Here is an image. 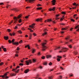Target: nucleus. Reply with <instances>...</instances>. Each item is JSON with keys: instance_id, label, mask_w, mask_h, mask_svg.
I'll return each mask as SVG.
<instances>
[{"instance_id": "f257e3e1", "label": "nucleus", "mask_w": 79, "mask_h": 79, "mask_svg": "<svg viewBox=\"0 0 79 79\" xmlns=\"http://www.w3.org/2000/svg\"><path fill=\"white\" fill-rule=\"evenodd\" d=\"M44 42L45 43H44L42 44V50H43V51H45L46 48H47V47H46V46H45V44H46V42H47V41H46V40H45Z\"/></svg>"}, {"instance_id": "f03ea898", "label": "nucleus", "mask_w": 79, "mask_h": 79, "mask_svg": "<svg viewBox=\"0 0 79 79\" xmlns=\"http://www.w3.org/2000/svg\"><path fill=\"white\" fill-rule=\"evenodd\" d=\"M21 16L20 15H19L17 18L16 17H14L13 19L15 20H14V23H16V22H17V21H18V19H19V18H20V17H21Z\"/></svg>"}, {"instance_id": "7ed1b4c3", "label": "nucleus", "mask_w": 79, "mask_h": 79, "mask_svg": "<svg viewBox=\"0 0 79 79\" xmlns=\"http://www.w3.org/2000/svg\"><path fill=\"white\" fill-rule=\"evenodd\" d=\"M67 50H68V49H67L66 48H63L61 50V51H59L60 53H63V52H65L67 51Z\"/></svg>"}, {"instance_id": "20e7f679", "label": "nucleus", "mask_w": 79, "mask_h": 79, "mask_svg": "<svg viewBox=\"0 0 79 79\" xmlns=\"http://www.w3.org/2000/svg\"><path fill=\"white\" fill-rule=\"evenodd\" d=\"M9 73V72H7L6 73L4 74V75L1 76L0 77H2L3 78H4V77H5L6 78V79H8L9 77L6 76L7 75V73Z\"/></svg>"}, {"instance_id": "39448f33", "label": "nucleus", "mask_w": 79, "mask_h": 79, "mask_svg": "<svg viewBox=\"0 0 79 79\" xmlns=\"http://www.w3.org/2000/svg\"><path fill=\"white\" fill-rule=\"evenodd\" d=\"M26 63L27 65H29V63L30 64H31V63H32V61H31V60H28L26 61Z\"/></svg>"}, {"instance_id": "423d86ee", "label": "nucleus", "mask_w": 79, "mask_h": 79, "mask_svg": "<svg viewBox=\"0 0 79 79\" xmlns=\"http://www.w3.org/2000/svg\"><path fill=\"white\" fill-rule=\"evenodd\" d=\"M35 26V24L33 23L31 25H30L29 27H31L32 29H34V26Z\"/></svg>"}, {"instance_id": "0eeeda50", "label": "nucleus", "mask_w": 79, "mask_h": 79, "mask_svg": "<svg viewBox=\"0 0 79 79\" xmlns=\"http://www.w3.org/2000/svg\"><path fill=\"white\" fill-rule=\"evenodd\" d=\"M51 2L52 3V4L53 5H55V3L56 2V0H52Z\"/></svg>"}, {"instance_id": "6e6552de", "label": "nucleus", "mask_w": 79, "mask_h": 79, "mask_svg": "<svg viewBox=\"0 0 79 79\" xmlns=\"http://www.w3.org/2000/svg\"><path fill=\"white\" fill-rule=\"evenodd\" d=\"M49 11H51L52 10V11H55V7H54L52 8V9L51 8V9H49Z\"/></svg>"}, {"instance_id": "1a4fd4ad", "label": "nucleus", "mask_w": 79, "mask_h": 79, "mask_svg": "<svg viewBox=\"0 0 79 79\" xmlns=\"http://www.w3.org/2000/svg\"><path fill=\"white\" fill-rule=\"evenodd\" d=\"M50 21H52V20L50 19H48L45 21V23H46V22H48L49 23H50Z\"/></svg>"}, {"instance_id": "9d476101", "label": "nucleus", "mask_w": 79, "mask_h": 79, "mask_svg": "<svg viewBox=\"0 0 79 79\" xmlns=\"http://www.w3.org/2000/svg\"><path fill=\"white\" fill-rule=\"evenodd\" d=\"M35 0H25L27 2H29V3H31V2H33Z\"/></svg>"}, {"instance_id": "9b49d317", "label": "nucleus", "mask_w": 79, "mask_h": 79, "mask_svg": "<svg viewBox=\"0 0 79 79\" xmlns=\"http://www.w3.org/2000/svg\"><path fill=\"white\" fill-rule=\"evenodd\" d=\"M79 25H77V26H76L75 27V29H77V28H78V29H77L76 31H79Z\"/></svg>"}, {"instance_id": "f8f14e48", "label": "nucleus", "mask_w": 79, "mask_h": 79, "mask_svg": "<svg viewBox=\"0 0 79 79\" xmlns=\"http://www.w3.org/2000/svg\"><path fill=\"white\" fill-rule=\"evenodd\" d=\"M4 38L5 40H6L8 39V36H4Z\"/></svg>"}, {"instance_id": "ddd939ff", "label": "nucleus", "mask_w": 79, "mask_h": 79, "mask_svg": "<svg viewBox=\"0 0 79 79\" xmlns=\"http://www.w3.org/2000/svg\"><path fill=\"white\" fill-rule=\"evenodd\" d=\"M11 10L15 11H18V10L17 9L15 8H13V9H11Z\"/></svg>"}, {"instance_id": "4468645a", "label": "nucleus", "mask_w": 79, "mask_h": 79, "mask_svg": "<svg viewBox=\"0 0 79 79\" xmlns=\"http://www.w3.org/2000/svg\"><path fill=\"white\" fill-rule=\"evenodd\" d=\"M42 20V19H36L35 20V21H36L38 22V21H41Z\"/></svg>"}, {"instance_id": "2eb2a0df", "label": "nucleus", "mask_w": 79, "mask_h": 79, "mask_svg": "<svg viewBox=\"0 0 79 79\" xmlns=\"http://www.w3.org/2000/svg\"><path fill=\"white\" fill-rule=\"evenodd\" d=\"M19 43L18 42H15L13 43H12L13 45H18Z\"/></svg>"}, {"instance_id": "dca6fc26", "label": "nucleus", "mask_w": 79, "mask_h": 79, "mask_svg": "<svg viewBox=\"0 0 79 79\" xmlns=\"http://www.w3.org/2000/svg\"><path fill=\"white\" fill-rule=\"evenodd\" d=\"M53 76H50L48 77L49 79H52Z\"/></svg>"}, {"instance_id": "f3484780", "label": "nucleus", "mask_w": 79, "mask_h": 79, "mask_svg": "<svg viewBox=\"0 0 79 79\" xmlns=\"http://www.w3.org/2000/svg\"><path fill=\"white\" fill-rule=\"evenodd\" d=\"M51 56L50 55H46V58H50L51 57Z\"/></svg>"}, {"instance_id": "a211bd4d", "label": "nucleus", "mask_w": 79, "mask_h": 79, "mask_svg": "<svg viewBox=\"0 0 79 79\" xmlns=\"http://www.w3.org/2000/svg\"><path fill=\"white\" fill-rule=\"evenodd\" d=\"M29 72V69H27V70H25L24 71V73H27Z\"/></svg>"}, {"instance_id": "6ab92c4d", "label": "nucleus", "mask_w": 79, "mask_h": 79, "mask_svg": "<svg viewBox=\"0 0 79 79\" xmlns=\"http://www.w3.org/2000/svg\"><path fill=\"white\" fill-rule=\"evenodd\" d=\"M44 65H45V66L47 65V62H44L43 63Z\"/></svg>"}, {"instance_id": "aec40b11", "label": "nucleus", "mask_w": 79, "mask_h": 79, "mask_svg": "<svg viewBox=\"0 0 79 79\" xmlns=\"http://www.w3.org/2000/svg\"><path fill=\"white\" fill-rule=\"evenodd\" d=\"M33 62V63H35L36 62V60L35 59H33L32 60Z\"/></svg>"}, {"instance_id": "412c9836", "label": "nucleus", "mask_w": 79, "mask_h": 79, "mask_svg": "<svg viewBox=\"0 0 79 79\" xmlns=\"http://www.w3.org/2000/svg\"><path fill=\"white\" fill-rule=\"evenodd\" d=\"M15 40L14 39H13L12 40L11 42L12 43V44L14 43V42H15Z\"/></svg>"}, {"instance_id": "4be33fe9", "label": "nucleus", "mask_w": 79, "mask_h": 79, "mask_svg": "<svg viewBox=\"0 0 79 79\" xmlns=\"http://www.w3.org/2000/svg\"><path fill=\"white\" fill-rule=\"evenodd\" d=\"M42 9V7H38L37 8V9L38 10H41Z\"/></svg>"}, {"instance_id": "5701e85b", "label": "nucleus", "mask_w": 79, "mask_h": 79, "mask_svg": "<svg viewBox=\"0 0 79 79\" xmlns=\"http://www.w3.org/2000/svg\"><path fill=\"white\" fill-rule=\"evenodd\" d=\"M39 76V75H37L36 76V77H34L35 79H37V78H38V77Z\"/></svg>"}, {"instance_id": "b1692460", "label": "nucleus", "mask_w": 79, "mask_h": 79, "mask_svg": "<svg viewBox=\"0 0 79 79\" xmlns=\"http://www.w3.org/2000/svg\"><path fill=\"white\" fill-rule=\"evenodd\" d=\"M29 16H30V15H28L26 16L25 17V18H26V19H27V18H28Z\"/></svg>"}, {"instance_id": "393cba45", "label": "nucleus", "mask_w": 79, "mask_h": 79, "mask_svg": "<svg viewBox=\"0 0 79 79\" xmlns=\"http://www.w3.org/2000/svg\"><path fill=\"white\" fill-rule=\"evenodd\" d=\"M18 32H19L20 34H22V31H21L19 30L17 31Z\"/></svg>"}, {"instance_id": "a878e982", "label": "nucleus", "mask_w": 79, "mask_h": 79, "mask_svg": "<svg viewBox=\"0 0 79 79\" xmlns=\"http://www.w3.org/2000/svg\"><path fill=\"white\" fill-rule=\"evenodd\" d=\"M7 32H10V31H11V30H10V29H7Z\"/></svg>"}, {"instance_id": "bb28decb", "label": "nucleus", "mask_w": 79, "mask_h": 79, "mask_svg": "<svg viewBox=\"0 0 79 79\" xmlns=\"http://www.w3.org/2000/svg\"><path fill=\"white\" fill-rule=\"evenodd\" d=\"M3 50L4 52H6V48H3Z\"/></svg>"}, {"instance_id": "cd10ccee", "label": "nucleus", "mask_w": 79, "mask_h": 79, "mask_svg": "<svg viewBox=\"0 0 79 79\" xmlns=\"http://www.w3.org/2000/svg\"><path fill=\"white\" fill-rule=\"evenodd\" d=\"M8 42H9V44H11V40H8Z\"/></svg>"}, {"instance_id": "c85d7f7f", "label": "nucleus", "mask_w": 79, "mask_h": 79, "mask_svg": "<svg viewBox=\"0 0 79 79\" xmlns=\"http://www.w3.org/2000/svg\"><path fill=\"white\" fill-rule=\"evenodd\" d=\"M32 53H34V52H35V50L33 49L32 50Z\"/></svg>"}, {"instance_id": "c756f323", "label": "nucleus", "mask_w": 79, "mask_h": 79, "mask_svg": "<svg viewBox=\"0 0 79 79\" xmlns=\"http://www.w3.org/2000/svg\"><path fill=\"white\" fill-rule=\"evenodd\" d=\"M71 21H73V22H74V21H75V20H74L73 19H71Z\"/></svg>"}, {"instance_id": "7c9ffc66", "label": "nucleus", "mask_w": 79, "mask_h": 79, "mask_svg": "<svg viewBox=\"0 0 79 79\" xmlns=\"http://www.w3.org/2000/svg\"><path fill=\"white\" fill-rule=\"evenodd\" d=\"M47 32H45L43 34V35H45L46 34H47Z\"/></svg>"}, {"instance_id": "2f4dec72", "label": "nucleus", "mask_w": 79, "mask_h": 79, "mask_svg": "<svg viewBox=\"0 0 79 79\" xmlns=\"http://www.w3.org/2000/svg\"><path fill=\"white\" fill-rule=\"evenodd\" d=\"M77 52L76 51H75L74 52V54L75 55H77Z\"/></svg>"}, {"instance_id": "473e14b6", "label": "nucleus", "mask_w": 79, "mask_h": 79, "mask_svg": "<svg viewBox=\"0 0 79 79\" xmlns=\"http://www.w3.org/2000/svg\"><path fill=\"white\" fill-rule=\"evenodd\" d=\"M19 66H23V64H22L21 63H20L19 64Z\"/></svg>"}, {"instance_id": "72a5a7b5", "label": "nucleus", "mask_w": 79, "mask_h": 79, "mask_svg": "<svg viewBox=\"0 0 79 79\" xmlns=\"http://www.w3.org/2000/svg\"><path fill=\"white\" fill-rule=\"evenodd\" d=\"M76 16H77V14H75L73 15V18H76Z\"/></svg>"}, {"instance_id": "f704fd0d", "label": "nucleus", "mask_w": 79, "mask_h": 79, "mask_svg": "<svg viewBox=\"0 0 79 79\" xmlns=\"http://www.w3.org/2000/svg\"><path fill=\"white\" fill-rule=\"evenodd\" d=\"M57 60L58 61H60V59H59V58H57Z\"/></svg>"}, {"instance_id": "c9c22d12", "label": "nucleus", "mask_w": 79, "mask_h": 79, "mask_svg": "<svg viewBox=\"0 0 79 79\" xmlns=\"http://www.w3.org/2000/svg\"><path fill=\"white\" fill-rule=\"evenodd\" d=\"M41 58L43 60H44V59H45V57L44 56H43L41 57Z\"/></svg>"}, {"instance_id": "e433bc0d", "label": "nucleus", "mask_w": 79, "mask_h": 79, "mask_svg": "<svg viewBox=\"0 0 79 79\" xmlns=\"http://www.w3.org/2000/svg\"><path fill=\"white\" fill-rule=\"evenodd\" d=\"M68 46L69 47V48H72V46L71 45H68Z\"/></svg>"}, {"instance_id": "4c0bfd02", "label": "nucleus", "mask_w": 79, "mask_h": 79, "mask_svg": "<svg viewBox=\"0 0 79 79\" xmlns=\"http://www.w3.org/2000/svg\"><path fill=\"white\" fill-rule=\"evenodd\" d=\"M61 13H62V14H63V15H65L66 14V13L64 12H63Z\"/></svg>"}, {"instance_id": "58836bf2", "label": "nucleus", "mask_w": 79, "mask_h": 79, "mask_svg": "<svg viewBox=\"0 0 79 79\" xmlns=\"http://www.w3.org/2000/svg\"><path fill=\"white\" fill-rule=\"evenodd\" d=\"M73 5L74 6H76V2H74L73 4Z\"/></svg>"}, {"instance_id": "ea45409f", "label": "nucleus", "mask_w": 79, "mask_h": 79, "mask_svg": "<svg viewBox=\"0 0 79 79\" xmlns=\"http://www.w3.org/2000/svg\"><path fill=\"white\" fill-rule=\"evenodd\" d=\"M61 30H66V29L65 28H63L61 29Z\"/></svg>"}, {"instance_id": "a19ab883", "label": "nucleus", "mask_w": 79, "mask_h": 79, "mask_svg": "<svg viewBox=\"0 0 79 79\" xmlns=\"http://www.w3.org/2000/svg\"><path fill=\"white\" fill-rule=\"evenodd\" d=\"M52 63H51V62H50L49 63V66H51V65H52Z\"/></svg>"}, {"instance_id": "79ce46f5", "label": "nucleus", "mask_w": 79, "mask_h": 79, "mask_svg": "<svg viewBox=\"0 0 79 79\" xmlns=\"http://www.w3.org/2000/svg\"><path fill=\"white\" fill-rule=\"evenodd\" d=\"M32 35V34L31 33L30 34V37H31Z\"/></svg>"}, {"instance_id": "37998d69", "label": "nucleus", "mask_w": 79, "mask_h": 79, "mask_svg": "<svg viewBox=\"0 0 79 79\" xmlns=\"http://www.w3.org/2000/svg\"><path fill=\"white\" fill-rule=\"evenodd\" d=\"M39 68L42 69L43 68H42V67L41 66H40L39 67Z\"/></svg>"}, {"instance_id": "c03bdc74", "label": "nucleus", "mask_w": 79, "mask_h": 79, "mask_svg": "<svg viewBox=\"0 0 79 79\" xmlns=\"http://www.w3.org/2000/svg\"><path fill=\"white\" fill-rule=\"evenodd\" d=\"M19 23H21V19H20L19 20Z\"/></svg>"}, {"instance_id": "a18cd8bd", "label": "nucleus", "mask_w": 79, "mask_h": 79, "mask_svg": "<svg viewBox=\"0 0 79 79\" xmlns=\"http://www.w3.org/2000/svg\"><path fill=\"white\" fill-rule=\"evenodd\" d=\"M30 8V7L27 6L26 7V9H29Z\"/></svg>"}, {"instance_id": "49530a36", "label": "nucleus", "mask_w": 79, "mask_h": 79, "mask_svg": "<svg viewBox=\"0 0 79 79\" xmlns=\"http://www.w3.org/2000/svg\"><path fill=\"white\" fill-rule=\"evenodd\" d=\"M4 5V3L3 2L0 3V5Z\"/></svg>"}, {"instance_id": "de8ad7c7", "label": "nucleus", "mask_w": 79, "mask_h": 79, "mask_svg": "<svg viewBox=\"0 0 79 79\" xmlns=\"http://www.w3.org/2000/svg\"><path fill=\"white\" fill-rule=\"evenodd\" d=\"M33 35H34V36H36V34H35V33H33Z\"/></svg>"}, {"instance_id": "09e8293b", "label": "nucleus", "mask_w": 79, "mask_h": 79, "mask_svg": "<svg viewBox=\"0 0 79 79\" xmlns=\"http://www.w3.org/2000/svg\"><path fill=\"white\" fill-rule=\"evenodd\" d=\"M17 50H19V48L17 47L16 49Z\"/></svg>"}, {"instance_id": "8fccbe9b", "label": "nucleus", "mask_w": 79, "mask_h": 79, "mask_svg": "<svg viewBox=\"0 0 79 79\" xmlns=\"http://www.w3.org/2000/svg\"><path fill=\"white\" fill-rule=\"evenodd\" d=\"M3 63L1 62V63H0V65H3Z\"/></svg>"}, {"instance_id": "3c124183", "label": "nucleus", "mask_w": 79, "mask_h": 79, "mask_svg": "<svg viewBox=\"0 0 79 79\" xmlns=\"http://www.w3.org/2000/svg\"><path fill=\"white\" fill-rule=\"evenodd\" d=\"M28 46H29V45H26L25 46V48H27V47H28Z\"/></svg>"}, {"instance_id": "603ef678", "label": "nucleus", "mask_w": 79, "mask_h": 79, "mask_svg": "<svg viewBox=\"0 0 79 79\" xmlns=\"http://www.w3.org/2000/svg\"><path fill=\"white\" fill-rule=\"evenodd\" d=\"M64 19V18H61V19H60V21H63V19Z\"/></svg>"}, {"instance_id": "864d4df0", "label": "nucleus", "mask_w": 79, "mask_h": 79, "mask_svg": "<svg viewBox=\"0 0 79 79\" xmlns=\"http://www.w3.org/2000/svg\"><path fill=\"white\" fill-rule=\"evenodd\" d=\"M33 71H37V70H36V69H33Z\"/></svg>"}, {"instance_id": "5fc2aeb1", "label": "nucleus", "mask_w": 79, "mask_h": 79, "mask_svg": "<svg viewBox=\"0 0 79 79\" xmlns=\"http://www.w3.org/2000/svg\"><path fill=\"white\" fill-rule=\"evenodd\" d=\"M37 55H39H39H40V52H38Z\"/></svg>"}, {"instance_id": "6e6d98bb", "label": "nucleus", "mask_w": 79, "mask_h": 79, "mask_svg": "<svg viewBox=\"0 0 79 79\" xmlns=\"http://www.w3.org/2000/svg\"><path fill=\"white\" fill-rule=\"evenodd\" d=\"M57 57L59 58H61V56H58Z\"/></svg>"}, {"instance_id": "4d7b16f0", "label": "nucleus", "mask_w": 79, "mask_h": 79, "mask_svg": "<svg viewBox=\"0 0 79 79\" xmlns=\"http://www.w3.org/2000/svg\"><path fill=\"white\" fill-rule=\"evenodd\" d=\"M23 42V41L22 40H21L19 42V44H20V43H22Z\"/></svg>"}, {"instance_id": "13d9d810", "label": "nucleus", "mask_w": 79, "mask_h": 79, "mask_svg": "<svg viewBox=\"0 0 79 79\" xmlns=\"http://www.w3.org/2000/svg\"><path fill=\"white\" fill-rule=\"evenodd\" d=\"M59 15H59L58 14V15H56V16L57 18V17H58V16H59Z\"/></svg>"}, {"instance_id": "bf43d9fd", "label": "nucleus", "mask_w": 79, "mask_h": 79, "mask_svg": "<svg viewBox=\"0 0 79 79\" xmlns=\"http://www.w3.org/2000/svg\"><path fill=\"white\" fill-rule=\"evenodd\" d=\"M14 72H15L16 73H18V71H15Z\"/></svg>"}, {"instance_id": "052dcab7", "label": "nucleus", "mask_w": 79, "mask_h": 79, "mask_svg": "<svg viewBox=\"0 0 79 79\" xmlns=\"http://www.w3.org/2000/svg\"><path fill=\"white\" fill-rule=\"evenodd\" d=\"M12 35L14 36L15 35V33L14 32H13L12 33Z\"/></svg>"}, {"instance_id": "680f3d73", "label": "nucleus", "mask_w": 79, "mask_h": 79, "mask_svg": "<svg viewBox=\"0 0 79 79\" xmlns=\"http://www.w3.org/2000/svg\"><path fill=\"white\" fill-rule=\"evenodd\" d=\"M41 5H40V4H38L37 5V6H41Z\"/></svg>"}, {"instance_id": "e2e57ef3", "label": "nucleus", "mask_w": 79, "mask_h": 79, "mask_svg": "<svg viewBox=\"0 0 79 79\" xmlns=\"http://www.w3.org/2000/svg\"><path fill=\"white\" fill-rule=\"evenodd\" d=\"M20 67L19 66H17L16 68H17V69H18V68H19Z\"/></svg>"}, {"instance_id": "0e129e2a", "label": "nucleus", "mask_w": 79, "mask_h": 79, "mask_svg": "<svg viewBox=\"0 0 79 79\" xmlns=\"http://www.w3.org/2000/svg\"><path fill=\"white\" fill-rule=\"evenodd\" d=\"M60 19V18H58L57 17L56 18V20H57V19Z\"/></svg>"}, {"instance_id": "69168bd1", "label": "nucleus", "mask_w": 79, "mask_h": 79, "mask_svg": "<svg viewBox=\"0 0 79 79\" xmlns=\"http://www.w3.org/2000/svg\"><path fill=\"white\" fill-rule=\"evenodd\" d=\"M47 29H45L44 30V32H46V31H47Z\"/></svg>"}, {"instance_id": "338daca9", "label": "nucleus", "mask_w": 79, "mask_h": 79, "mask_svg": "<svg viewBox=\"0 0 79 79\" xmlns=\"http://www.w3.org/2000/svg\"><path fill=\"white\" fill-rule=\"evenodd\" d=\"M27 47H28V49H30V46H28Z\"/></svg>"}, {"instance_id": "774afa93", "label": "nucleus", "mask_w": 79, "mask_h": 79, "mask_svg": "<svg viewBox=\"0 0 79 79\" xmlns=\"http://www.w3.org/2000/svg\"><path fill=\"white\" fill-rule=\"evenodd\" d=\"M13 76H15L16 75V74H15V73H13L12 74Z\"/></svg>"}]
</instances>
